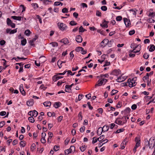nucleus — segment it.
<instances>
[{"label": "nucleus", "mask_w": 155, "mask_h": 155, "mask_svg": "<svg viewBox=\"0 0 155 155\" xmlns=\"http://www.w3.org/2000/svg\"><path fill=\"white\" fill-rule=\"evenodd\" d=\"M136 80V77H134L131 79L130 78L128 79L127 83L129 84V86L130 87H132L136 85L137 82L135 81Z\"/></svg>", "instance_id": "nucleus-1"}, {"label": "nucleus", "mask_w": 155, "mask_h": 155, "mask_svg": "<svg viewBox=\"0 0 155 155\" xmlns=\"http://www.w3.org/2000/svg\"><path fill=\"white\" fill-rule=\"evenodd\" d=\"M57 25L60 30L62 31L66 30L67 28L66 25L63 23L58 22L57 24Z\"/></svg>", "instance_id": "nucleus-2"}, {"label": "nucleus", "mask_w": 155, "mask_h": 155, "mask_svg": "<svg viewBox=\"0 0 155 155\" xmlns=\"http://www.w3.org/2000/svg\"><path fill=\"white\" fill-rule=\"evenodd\" d=\"M107 80L106 79H101L100 80H99L97 81V84H96L95 87L100 86L103 84H105L107 82Z\"/></svg>", "instance_id": "nucleus-3"}, {"label": "nucleus", "mask_w": 155, "mask_h": 155, "mask_svg": "<svg viewBox=\"0 0 155 155\" xmlns=\"http://www.w3.org/2000/svg\"><path fill=\"white\" fill-rule=\"evenodd\" d=\"M75 148L74 146H71L69 149L65 150L64 153L65 154H68L75 150Z\"/></svg>", "instance_id": "nucleus-4"}, {"label": "nucleus", "mask_w": 155, "mask_h": 155, "mask_svg": "<svg viewBox=\"0 0 155 155\" xmlns=\"http://www.w3.org/2000/svg\"><path fill=\"white\" fill-rule=\"evenodd\" d=\"M109 42L108 40L107 39H104L101 43L100 46L101 47H104Z\"/></svg>", "instance_id": "nucleus-5"}, {"label": "nucleus", "mask_w": 155, "mask_h": 155, "mask_svg": "<svg viewBox=\"0 0 155 155\" xmlns=\"http://www.w3.org/2000/svg\"><path fill=\"white\" fill-rule=\"evenodd\" d=\"M74 85V84H71L70 85H66L65 86V91L66 92H69L71 90V88Z\"/></svg>", "instance_id": "nucleus-6"}, {"label": "nucleus", "mask_w": 155, "mask_h": 155, "mask_svg": "<svg viewBox=\"0 0 155 155\" xmlns=\"http://www.w3.org/2000/svg\"><path fill=\"white\" fill-rule=\"evenodd\" d=\"M126 79V78L125 77L122 76V75L120 77H118L117 79V81L120 82L124 81Z\"/></svg>", "instance_id": "nucleus-7"}, {"label": "nucleus", "mask_w": 155, "mask_h": 155, "mask_svg": "<svg viewBox=\"0 0 155 155\" xmlns=\"http://www.w3.org/2000/svg\"><path fill=\"white\" fill-rule=\"evenodd\" d=\"M108 22V21H107L105 20H104L103 23L101 24V26L103 28H107L108 27L107 24Z\"/></svg>", "instance_id": "nucleus-8"}, {"label": "nucleus", "mask_w": 155, "mask_h": 155, "mask_svg": "<svg viewBox=\"0 0 155 155\" xmlns=\"http://www.w3.org/2000/svg\"><path fill=\"white\" fill-rule=\"evenodd\" d=\"M139 47V48L138 50L139 49V48L140 49L141 45H137L133 43L130 46L131 48H134L135 50L136 48H137Z\"/></svg>", "instance_id": "nucleus-9"}, {"label": "nucleus", "mask_w": 155, "mask_h": 155, "mask_svg": "<svg viewBox=\"0 0 155 155\" xmlns=\"http://www.w3.org/2000/svg\"><path fill=\"white\" fill-rule=\"evenodd\" d=\"M135 141L136 142V144L135 146L136 147H139L140 145V139L138 137H136L135 138Z\"/></svg>", "instance_id": "nucleus-10"}, {"label": "nucleus", "mask_w": 155, "mask_h": 155, "mask_svg": "<svg viewBox=\"0 0 155 155\" xmlns=\"http://www.w3.org/2000/svg\"><path fill=\"white\" fill-rule=\"evenodd\" d=\"M76 41L78 43H81L82 41V38L80 35H77L76 37Z\"/></svg>", "instance_id": "nucleus-11"}, {"label": "nucleus", "mask_w": 155, "mask_h": 155, "mask_svg": "<svg viewBox=\"0 0 155 155\" xmlns=\"http://www.w3.org/2000/svg\"><path fill=\"white\" fill-rule=\"evenodd\" d=\"M123 19L126 26L127 27L129 26L130 24V21L128 20L127 18H124Z\"/></svg>", "instance_id": "nucleus-12"}, {"label": "nucleus", "mask_w": 155, "mask_h": 155, "mask_svg": "<svg viewBox=\"0 0 155 155\" xmlns=\"http://www.w3.org/2000/svg\"><path fill=\"white\" fill-rule=\"evenodd\" d=\"M26 104L28 106H32L34 104V100L33 99L29 100L27 102Z\"/></svg>", "instance_id": "nucleus-13"}, {"label": "nucleus", "mask_w": 155, "mask_h": 155, "mask_svg": "<svg viewBox=\"0 0 155 155\" xmlns=\"http://www.w3.org/2000/svg\"><path fill=\"white\" fill-rule=\"evenodd\" d=\"M113 74L115 76H118L121 74V71L119 70H114L113 71Z\"/></svg>", "instance_id": "nucleus-14"}, {"label": "nucleus", "mask_w": 155, "mask_h": 155, "mask_svg": "<svg viewBox=\"0 0 155 155\" xmlns=\"http://www.w3.org/2000/svg\"><path fill=\"white\" fill-rule=\"evenodd\" d=\"M19 90L21 94L23 95H25V92L23 89V85L21 84L20 85L19 87Z\"/></svg>", "instance_id": "nucleus-15"}, {"label": "nucleus", "mask_w": 155, "mask_h": 155, "mask_svg": "<svg viewBox=\"0 0 155 155\" xmlns=\"http://www.w3.org/2000/svg\"><path fill=\"white\" fill-rule=\"evenodd\" d=\"M59 75H58V74L54 76L53 77V81H57L58 80L60 79H61V78H62L63 77H61V76H58Z\"/></svg>", "instance_id": "nucleus-16"}, {"label": "nucleus", "mask_w": 155, "mask_h": 155, "mask_svg": "<svg viewBox=\"0 0 155 155\" xmlns=\"http://www.w3.org/2000/svg\"><path fill=\"white\" fill-rule=\"evenodd\" d=\"M126 122L127 120H126V121H122L120 120H117L115 121V123L118 124L122 125L125 124V123H126Z\"/></svg>", "instance_id": "nucleus-17"}, {"label": "nucleus", "mask_w": 155, "mask_h": 155, "mask_svg": "<svg viewBox=\"0 0 155 155\" xmlns=\"http://www.w3.org/2000/svg\"><path fill=\"white\" fill-rule=\"evenodd\" d=\"M22 18V17L21 16H13L11 17V18L13 19L18 21L21 20Z\"/></svg>", "instance_id": "nucleus-18"}, {"label": "nucleus", "mask_w": 155, "mask_h": 155, "mask_svg": "<svg viewBox=\"0 0 155 155\" xmlns=\"http://www.w3.org/2000/svg\"><path fill=\"white\" fill-rule=\"evenodd\" d=\"M148 146H149L150 148L152 149L154 147V143L152 142L150 140L148 143Z\"/></svg>", "instance_id": "nucleus-19"}, {"label": "nucleus", "mask_w": 155, "mask_h": 155, "mask_svg": "<svg viewBox=\"0 0 155 155\" xmlns=\"http://www.w3.org/2000/svg\"><path fill=\"white\" fill-rule=\"evenodd\" d=\"M61 42L63 43L64 44H66L69 43V42L67 38H64L62 39L61 41Z\"/></svg>", "instance_id": "nucleus-20"}, {"label": "nucleus", "mask_w": 155, "mask_h": 155, "mask_svg": "<svg viewBox=\"0 0 155 155\" xmlns=\"http://www.w3.org/2000/svg\"><path fill=\"white\" fill-rule=\"evenodd\" d=\"M66 62L65 61H61L58 60L57 62V64L58 65L59 68H60L62 66V63H65Z\"/></svg>", "instance_id": "nucleus-21"}, {"label": "nucleus", "mask_w": 155, "mask_h": 155, "mask_svg": "<svg viewBox=\"0 0 155 155\" xmlns=\"http://www.w3.org/2000/svg\"><path fill=\"white\" fill-rule=\"evenodd\" d=\"M102 129L103 132L107 131L109 129V127L107 125H105L102 128Z\"/></svg>", "instance_id": "nucleus-22"}, {"label": "nucleus", "mask_w": 155, "mask_h": 155, "mask_svg": "<svg viewBox=\"0 0 155 155\" xmlns=\"http://www.w3.org/2000/svg\"><path fill=\"white\" fill-rule=\"evenodd\" d=\"M43 105L45 107H50L51 104L50 101H46L43 103Z\"/></svg>", "instance_id": "nucleus-23"}, {"label": "nucleus", "mask_w": 155, "mask_h": 155, "mask_svg": "<svg viewBox=\"0 0 155 155\" xmlns=\"http://www.w3.org/2000/svg\"><path fill=\"white\" fill-rule=\"evenodd\" d=\"M102 132H103V131L102 130V127H100L97 131V134L98 135H100L101 134Z\"/></svg>", "instance_id": "nucleus-24"}, {"label": "nucleus", "mask_w": 155, "mask_h": 155, "mask_svg": "<svg viewBox=\"0 0 155 155\" xmlns=\"http://www.w3.org/2000/svg\"><path fill=\"white\" fill-rule=\"evenodd\" d=\"M150 48L149 49V51L150 52L153 51L155 49V46L153 45H150Z\"/></svg>", "instance_id": "nucleus-25"}, {"label": "nucleus", "mask_w": 155, "mask_h": 155, "mask_svg": "<svg viewBox=\"0 0 155 155\" xmlns=\"http://www.w3.org/2000/svg\"><path fill=\"white\" fill-rule=\"evenodd\" d=\"M86 146H85V145H83L80 147V149L81 151L84 152L86 150Z\"/></svg>", "instance_id": "nucleus-26"}, {"label": "nucleus", "mask_w": 155, "mask_h": 155, "mask_svg": "<svg viewBox=\"0 0 155 155\" xmlns=\"http://www.w3.org/2000/svg\"><path fill=\"white\" fill-rule=\"evenodd\" d=\"M143 80L145 82V80H149V73H147L146 74V76L143 77Z\"/></svg>", "instance_id": "nucleus-27"}, {"label": "nucleus", "mask_w": 155, "mask_h": 155, "mask_svg": "<svg viewBox=\"0 0 155 155\" xmlns=\"http://www.w3.org/2000/svg\"><path fill=\"white\" fill-rule=\"evenodd\" d=\"M60 104L61 103L59 102H55L54 104V107L55 108H57L60 106Z\"/></svg>", "instance_id": "nucleus-28"}, {"label": "nucleus", "mask_w": 155, "mask_h": 155, "mask_svg": "<svg viewBox=\"0 0 155 155\" xmlns=\"http://www.w3.org/2000/svg\"><path fill=\"white\" fill-rule=\"evenodd\" d=\"M20 146L24 147L26 145V143L25 141H21L20 143Z\"/></svg>", "instance_id": "nucleus-29"}, {"label": "nucleus", "mask_w": 155, "mask_h": 155, "mask_svg": "<svg viewBox=\"0 0 155 155\" xmlns=\"http://www.w3.org/2000/svg\"><path fill=\"white\" fill-rule=\"evenodd\" d=\"M21 44L23 46L25 45L27 43V41L26 39H24L21 41Z\"/></svg>", "instance_id": "nucleus-30"}, {"label": "nucleus", "mask_w": 155, "mask_h": 155, "mask_svg": "<svg viewBox=\"0 0 155 155\" xmlns=\"http://www.w3.org/2000/svg\"><path fill=\"white\" fill-rule=\"evenodd\" d=\"M31 33V32L28 29H27V30H26L25 32V35L26 36H28Z\"/></svg>", "instance_id": "nucleus-31"}, {"label": "nucleus", "mask_w": 155, "mask_h": 155, "mask_svg": "<svg viewBox=\"0 0 155 155\" xmlns=\"http://www.w3.org/2000/svg\"><path fill=\"white\" fill-rule=\"evenodd\" d=\"M31 5L35 9L38 8V4L36 3H32L31 4Z\"/></svg>", "instance_id": "nucleus-32"}, {"label": "nucleus", "mask_w": 155, "mask_h": 155, "mask_svg": "<svg viewBox=\"0 0 155 155\" xmlns=\"http://www.w3.org/2000/svg\"><path fill=\"white\" fill-rule=\"evenodd\" d=\"M45 4H48L49 2H51L52 1L49 0H43L42 1Z\"/></svg>", "instance_id": "nucleus-33"}, {"label": "nucleus", "mask_w": 155, "mask_h": 155, "mask_svg": "<svg viewBox=\"0 0 155 155\" xmlns=\"http://www.w3.org/2000/svg\"><path fill=\"white\" fill-rule=\"evenodd\" d=\"M29 121L31 123H34L35 121V120L33 117H29L28 118Z\"/></svg>", "instance_id": "nucleus-34"}, {"label": "nucleus", "mask_w": 155, "mask_h": 155, "mask_svg": "<svg viewBox=\"0 0 155 155\" xmlns=\"http://www.w3.org/2000/svg\"><path fill=\"white\" fill-rule=\"evenodd\" d=\"M12 23V21L9 18L7 19V23L8 25L10 26V25Z\"/></svg>", "instance_id": "nucleus-35"}, {"label": "nucleus", "mask_w": 155, "mask_h": 155, "mask_svg": "<svg viewBox=\"0 0 155 155\" xmlns=\"http://www.w3.org/2000/svg\"><path fill=\"white\" fill-rule=\"evenodd\" d=\"M83 50V48L80 47H78L75 49V51L77 52H79L81 51V50Z\"/></svg>", "instance_id": "nucleus-36"}, {"label": "nucleus", "mask_w": 155, "mask_h": 155, "mask_svg": "<svg viewBox=\"0 0 155 155\" xmlns=\"http://www.w3.org/2000/svg\"><path fill=\"white\" fill-rule=\"evenodd\" d=\"M140 51V49L139 48V49L138 50L136 51H135V50L133 49V50H130L129 51V52H133L134 53H136Z\"/></svg>", "instance_id": "nucleus-37"}, {"label": "nucleus", "mask_w": 155, "mask_h": 155, "mask_svg": "<svg viewBox=\"0 0 155 155\" xmlns=\"http://www.w3.org/2000/svg\"><path fill=\"white\" fill-rule=\"evenodd\" d=\"M17 28H16L15 29H13L12 30H11V31L10 32V34H12L16 33L17 32Z\"/></svg>", "instance_id": "nucleus-38"}, {"label": "nucleus", "mask_w": 155, "mask_h": 155, "mask_svg": "<svg viewBox=\"0 0 155 155\" xmlns=\"http://www.w3.org/2000/svg\"><path fill=\"white\" fill-rule=\"evenodd\" d=\"M118 91L117 90H113L111 92V95H114L115 94L117 93Z\"/></svg>", "instance_id": "nucleus-39"}, {"label": "nucleus", "mask_w": 155, "mask_h": 155, "mask_svg": "<svg viewBox=\"0 0 155 155\" xmlns=\"http://www.w3.org/2000/svg\"><path fill=\"white\" fill-rule=\"evenodd\" d=\"M124 130L123 128L118 129L115 132V133H119L121 132H123Z\"/></svg>", "instance_id": "nucleus-40"}, {"label": "nucleus", "mask_w": 155, "mask_h": 155, "mask_svg": "<svg viewBox=\"0 0 155 155\" xmlns=\"http://www.w3.org/2000/svg\"><path fill=\"white\" fill-rule=\"evenodd\" d=\"M70 24L72 25H77V23L74 21H72L70 22Z\"/></svg>", "instance_id": "nucleus-41"}, {"label": "nucleus", "mask_w": 155, "mask_h": 155, "mask_svg": "<svg viewBox=\"0 0 155 155\" xmlns=\"http://www.w3.org/2000/svg\"><path fill=\"white\" fill-rule=\"evenodd\" d=\"M149 55L147 53H145L143 56L145 59H147L149 57Z\"/></svg>", "instance_id": "nucleus-42"}, {"label": "nucleus", "mask_w": 155, "mask_h": 155, "mask_svg": "<svg viewBox=\"0 0 155 155\" xmlns=\"http://www.w3.org/2000/svg\"><path fill=\"white\" fill-rule=\"evenodd\" d=\"M101 9L102 11H106L107 10V8L106 6H103L101 7Z\"/></svg>", "instance_id": "nucleus-43"}, {"label": "nucleus", "mask_w": 155, "mask_h": 155, "mask_svg": "<svg viewBox=\"0 0 155 155\" xmlns=\"http://www.w3.org/2000/svg\"><path fill=\"white\" fill-rule=\"evenodd\" d=\"M38 113L37 111L35 110H34L33 111V116L36 117L38 115Z\"/></svg>", "instance_id": "nucleus-44"}, {"label": "nucleus", "mask_w": 155, "mask_h": 155, "mask_svg": "<svg viewBox=\"0 0 155 155\" xmlns=\"http://www.w3.org/2000/svg\"><path fill=\"white\" fill-rule=\"evenodd\" d=\"M96 15L97 16L101 17V13L98 10H97L96 12Z\"/></svg>", "instance_id": "nucleus-45"}, {"label": "nucleus", "mask_w": 155, "mask_h": 155, "mask_svg": "<svg viewBox=\"0 0 155 155\" xmlns=\"http://www.w3.org/2000/svg\"><path fill=\"white\" fill-rule=\"evenodd\" d=\"M35 145L34 143H33L31 145V150L33 151L35 149Z\"/></svg>", "instance_id": "nucleus-46"}, {"label": "nucleus", "mask_w": 155, "mask_h": 155, "mask_svg": "<svg viewBox=\"0 0 155 155\" xmlns=\"http://www.w3.org/2000/svg\"><path fill=\"white\" fill-rule=\"evenodd\" d=\"M104 138V135H102L98 138V140L100 142Z\"/></svg>", "instance_id": "nucleus-47"}, {"label": "nucleus", "mask_w": 155, "mask_h": 155, "mask_svg": "<svg viewBox=\"0 0 155 155\" xmlns=\"http://www.w3.org/2000/svg\"><path fill=\"white\" fill-rule=\"evenodd\" d=\"M122 19V17L121 16H119L116 18V20L118 21H120Z\"/></svg>", "instance_id": "nucleus-48"}, {"label": "nucleus", "mask_w": 155, "mask_h": 155, "mask_svg": "<svg viewBox=\"0 0 155 155\" xmlns=\"http://www.w3.org/2000/svg\"><path fill=\"white\" fill-rule=\"evenodd\" d=\"M62 12L63 13H68V10L66 8H64L62 10Z\"/></svg>", "instance_id": "nucleus-49"}, {"label": "nucleus", "mask_w": 155, "mask_h": 155, "mask_svg": "<svg viewBox=\"0 0 155 155\" xmlns=\"http://www.w3.org/2000/svg\"><path fill=\"white\" fill-rule=\"evenodd\" d=\"M59 149V146H55L54 147V150L55 151L58 150Z\"/></svg>", "instance_id": "nucleus-50"}, {"label": "nucleus", "mask_w": 155, "mask_h": 155, "mask_svg": "<svg viewBox=\"0 0 155 155\" xmlns=\"http://www.w3.org/2000/svg\"><path fill=\"white\" fill-rule=\"evenodd\" d=\"M5 121H2L0 123V127L1 128V127H2L5 125Z\"/></svg>", "instance_id": "nucleus-51"}, {"label": "nucleus", "mask_w": 155, "mask_h": 155, "mask_svg": "<svg viewBox=\"0 0 155 155\" xmlns=\"http://www.w3.org/2000/svg\"><path fill=\"white\" fill-rule=\"evenodd\" d=\"M84 97V95L82 94H79L78 96V101H80L82 97Z\"/></svg>", "instance_id": "nucleus-52"}, {"label": "nucleus", "mask_w": 155, "mask_h": 155, "mask_svg": "<svg viewBox=\"0 0 155 155\" xmlns=\"http://www.w3.org/2000/svg\"><path fill=\"white\" fill-rule=\"evenodd\" d=\"M152 11V9H150L149 10V12H150L148 15V16L149 17H152L153 16V14H154V12H151V11Z\"/></svg>", "instance_id": "nucleus-53"}, {"label": "nucleus", "mask_w": 155, "mask_h": 155, "mask_svg": "<svg viewBox=\"0 0 155 155\" xmlns=\"http://www.w3.org/2000/svg\"><path fill=\"white\" fill-rule=\"evenodd\" d=\"M47 88L46 87H45L43 84H42L40 87V89H43L44 90H45Z\"/></svg>", "instance_id": "nucleus-54"}, {"label": "nucleus", "mask_w": 155, "mask_h": 155, "mask_svg": "<svg viewBox=\"0 0 155 155\" xmlns=\"http://www.w3.org/2000/svg\"><path fill=\"white\" fill-rule=\"evenodd\" d=\"M135 33V31L134 30H133L131 31H130L129 32V35H132L134 34Z\"/></svg>", "instance_id": "nucleus-55"}, {"label": "nucleus", "mask_w": 155, "mask_h": 155, "mask_svg": "<svg viewBox=\"0 0 155 155\" xmlns=\"http://www.w3.org/2000/svg\"><path fill=\"white\" fill-rule=\"evenodd\" d=\"M6 113L5 111H2L0 112V115L1 116H4L6 115Z\"/></svg>", "instance_id": "nucleus-56"}, {"label": "nucleus", "mask_w": 155, "mask_h": 155, "mask_svg": "<svg viewBox=\"0 0 155 155\" xmlns=\"http://www.w3.org/2000/svg\"><path fill=\"white\" fill-rule=\"evenodd\" d=\"M50 44L54 47L58 46V43L56 42L51 43Z\"/></svg>", "instance_id": "nucleus-57"}, {"label": "nucleus", "mask_w": 155, "mask_h": 155, "mask_svg": "<svg viewBox=\"0 0 155 155\" xmlns=\"http://www.w3.org/2000/svg\"><path fill=\"white\" fill-rule=\"evenodd\" d=\"M97 140H98V138H95V137L93 138V140L92 141V143L93 144L97 142Z\"/></svg>", "instance_id": "nucleus-58"}, {"label": "nucleus", "mask_w": 155, "mask_h": 155, "mask_svg": "<svg viewBox=\"0 0 155 155\" xmlns=\"http://www.w3.org/2000/svg\"><path fill=\"white\" fill-rule=\"evenodd\" d=\"M85 127L84 126H83V127L81 128L80 129V131L81 132H83L85 129Z\"/></svg>", "instance_id": "nucleus-59"}, {"label": "nucleus", "mask_w": 155, "mask_h": 155, "mask_svg": "<svg viewBox=\"0 0 155 155\" xmlns=\"http://www.w3.org/2000/svg\"><path fill=\"white\" fill-rule=\"evenodd\" d=\"M48 134L49 135L48 138L51 139L53 136V134L52 132H49L48 133Z\"/></svg>", "instance_id": "nucleus-60"}, {"label": "nucleus", "mask_w": 155, "mask_h": 155, "mask_svg": "<svg viewBox=\"0 0 155 155\" xmlns=\"http://www.w3.org/2000/svg\"><path fill=\"white\" fill-rule=\"evenodd\" d=\"M137 106L135 104H133L131 106V109L132 110H134L136 109Z\"/></svg>", "instance_id": "nucleus-61"}, {"label": "nucleus", "mask_w": 155, "mask_h": 155, "mask_svg": "<svg viewBox=\"0 0 155 155\" xmlns=\"http://www.w3.org/2000/svg\"><path fill=\"white\" fill-rule=\"evenodd\" d=\"M78 15V13L74 12L73 14V16L75 18H77Z\"/></svg>", "instance_id": "nucleus-62"}, {"label": "nucleus", "mask_w": 155, "mask_h": 155, "mask_svg": "<svg viewBox=\"0 0 155 155\" xmlns=\"http://www.w3.org/2000/svg\"><path fill=\"white\" fill-rule=\"evenodd\" d=\"M37 18L38 19H39V21L40 23L41 24L42 23V21H41V19L40 17V16L38 15H37L36 16Z\"/></svg>", "instance_id": "nucleus-63"}, {"label": "nucleus", "mask_w": 155, "mask_h": 155, "mask_svg": "<svg viewBox=\"0 0 155 155\" xmlns=\"http://www.w3.org/2000/svg\"><path fill=\"white\" fill-rule=\"evenodd\" d=\"M61 2H56L54 3V5L55 6H58L60 5Z\"/></svg>", "instance_id": "nucleus-64"}]
</instances>
